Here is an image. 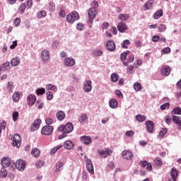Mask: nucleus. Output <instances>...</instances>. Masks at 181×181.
<instances>
[{
    "mask_svg": "<svg viewBox=\"0 0 181 181\" xmlns=\"http://www.w3.org/2000/svg\"><path fill=\"white\" fill-rule=\"evenodd\" d=\"M160 39V37L159 35H154L152 37V40L153 42H154L155 43H156L157 42H159V40Z\"/></svg>",
    "mask_w": 181,
    "mask_h": 181,
    "instance_id": "60",
    "label": "nucleus"
},
{
    "mask_svg": "<svg viewBox=\"0 0 181 181\" xmlns=\"http://www.w3.org/2000/svg\"><path fill=\"white\" fill-rule=\"evenodd\" d=\"M110 108H117L118 107V102L115 99H112L109 102Z\"/></svg>",
    "mask_w": 181,
    "mask_h": 181,
    "instance_id": "29",
    "label": "nucleus"
},
{
    "mask_svg": "<svg viewBox=\"0 0 181 181\" xmlns=\"http://www.w3.org/2000/svg\"><path fill=\"white\" fill-rule=\"evenodd\" d=\"M86 170L90 175H94V165H93V162L88 158L86 159Z\"/></svg>",
    "mask_w": 181,
    "mask_h": 181,
    "instance_id": "11",
    "label": "nucleus"
},
{
    "mask_svg": "<svg viewBox=\"0 0 181 181\" xmlns=\"http://www.w3.org/2000/svg\"><path fill=\"white\" fill-rule=\"evenodd\" d=\"M146 127L148 132L151 134V132H153V127H155V123H153L152 121H147L146 122Z\"/></svg>",
    "mask_w": 181,
    "mask_h": 181,
    "instance_id": "18",
    "label": "nucleus"
},
{
    "mask_svg": "<svg viewBox=\"0 0 181 181\" xmlns=\"http://www.w3.org/2000/svg\"><path fill=\"white\" fill-rule=\"evenodd\" d=\"M63 162L59 161L57 163L55 172H60V168H63Z\"/></svg>",
    "mask_w": 181,
    "mask_h": 181,
    "instance_id": "47",
    "label": "nucleus"
},
{
    "mask_svg": "<svg viewBox=\"0 0 181 181\" xmlns=\"http://www.w3.org/2000/svg\"><path fill=\"white\" fill-rule=\"evenodd\" d=\"M167 132H168L167 129H162V130L160 131V132H159V136H160V138H163L165 136V135H166Z\"/></svg>",
    "mask_w": 181,
    "mask_h": 181,
    "instance_id": "49",
    "label": "nucleus"
},
{
    "mask_svg": "<svg viewBox=\"0 0 181 181\" xmlns=\"http://www.w3.org/2000/svg\"><path fill=\"white\" fill-rule=\"evenodd\" d=\"M98 153L100 154L101 158H108V156H111L112 153V150L110 148H105L103 150H99Z\"/></svg>",
    "mask_w": 181,
    "mask_h": 181,
    "instance_id": "6",
    "label": "nucleus"
},
{
    "mask_svg": "<svg viewBox=\"0 0 181 181\" xmlns=\"http://www.w3.org/2000/svg\"><path fill=\"white\" fill-rule=\"evenodd\" d=\"M170 52V49L169 47H165L164 49L162 50V53L163 54H168Z\"/></svg>",
    "mask_w": 181,
    "mask_h": 181,
    "instance_id": "64",
    "label": "nucleus"
},
{
    "mask_svg": "<svg viewBox=\"0 0 181 181\" xmlns=\"http://www.w3.org/2000/svg\"><path fill=\"white\" fill-rule=\"evenodd\" d=\"M47 15V13L45 11H41L37 13V18L38 19H41V18H45Z\"/></svg>",
    "mask_w": 181,
    "mask_h": 181,
    "instance_id": "41",
    "label": "nucleus"
},
{
    "mask_svg": "<svg viewBox=\"0 0 181 181\" xmlns=\"http://www.w3.org/2000/svg\"><path fill=\"white\" fill-rule=\"evenodd\" d=\"M41 59L44 63H47L50 60V52L47 49H44L41 52Z\"/></svg>",
    "mask_w": 181,
    "mask_h": 181,
    "instance_id": "4",
    "label": "nucleus"
},
{
    "mask_svg": "<svg viewBox=\"0 0 181 181\" xmlns=\"http://www.w3.org/2000/svg\"><path fill=\"white\" fill-rule=\"evenodd\" d=\"M22 142V139H21V136L19 134H16L13 138V146H16V148L21 147V143Z\"/></svg>",
    "mask_w": 181,
    "mask_h": 181,
    "instance_id": "7",
    "label": "nucleus"
},
{
    "mask_svg": "<svg viewBox=\"0 0 181 181\" xmlns=\"http://www.w3.org/2000/svg\"><path fill=\"white\" fill-rule=\"evenodd\" d=\"M156 166H162V165H163V163L162 162V159H160V158L157 157L155 160H154Z\"/></svg>",
    "mask_w": 181,
    "mask_h": 181,
    "instance_id": "44",
    "label": "nucleus"
},
{
    "mask_svg": "<svg viewBox=\"0 0 181 181\" xmlns=\"http://www.w3.org/2000/svg\"><path fill=\"white\" fill-rule=\"evenodd\" d=\"M134 88L135 91H141V90H142V86L139 82H135L134 84Z\"/></svg>",
    "mask_w": 181,
    "mask_h": 181,
    "instance_id": "37",
    "label": "nucleus"
},
{
    "mask_svg": "<svg viewBox=\"0 0 181 181\" xmlns=\"http://www.w3.org/2000/svg\"><path fill=\"white\" fill-rule=\"evenodd\" d=\"M1 166H3V168H9V166H11V163H12V162L11 161V160L8 158H4L1 161Z\"/></svg>",
    "mask_w": 181,
    "mask_h": 181,
    "instance_id": "17",
    "label": "nucleus"
},
{
    "mask_svg": "<svg viewBox=\"0 0 181 181\" xmlns=\"http://www.w3.org/2000/svg\"><path fill=\"white\" fill-rule=\"evenodd\" d=\"M173 122L176 124L178 127V129H181V117L176 115H173Z\"/></svg>",
    "mask_w": 181,
    "mask_h": 181,
    "instance_id": "19",
    "label": "nucleus"
},
{
    "mask_svg": "<svg viewBox=\"0 0 181 181\" xmlns=\"http://www.w3.org/2000/svg\"><path fill=\"white\" fill-rule=\"evenodd\" d=\"M127 56H128V54L127 52H122L120 56V59L122 62H124V60H127Z\"/></svg>",
    "mask_w": 181,
    "mask_h": 181,
    "instance_id": "56",
    "label": "nucleus"
},
{
    "mask_svg": "<svg viewBox=\"0 0 181 181\" xmlns=\"http://www.w3.org/2000/svg\"><path fill=\"white\" fill-rule=\"evenodd\" d=\"M110 78L112 83H117V81L119 80V75H118L117 73H113L112 74Z\"/></svg>",
    "mask_w": 181,
    "mask_h": 181,
    "instance_id": "28",
    "label": "nucleus"
},
{
    "mask_svg": "<svg viewBox=\"0 0 181 181\" xmlns=\"http://www.w3.org/2000/svg\"><path fill=\"white\" fill-rule=\"evenodd\" d=\"M14 25L16 27L19 26L21 25V18H17L16 19L14 20Z\"/></svg>",
    "mask_w": 181,
    "mask_h": 181,
    "instance_id": "62",
    "label": "nucleus"
},
{
    "mask_svg": "<svg viewBox=\"0 0 181 181\" xmlns=\"http://www.w3.org/2000/svg\"><path fill=\"white\" fill-rule=\"evenodd\" d=\"M165 121L166 124H170L172 122V117L170 116H165Z\"/></svg>",
    "mask_w": 181,
    "mask_h": 181,
    "instance_id": "61",
    "label": "nucleus"
},
{
    "mask_svg": "<svg viewBox=\"0 0 181 181\" xmlns=\"http://www.w3.org/2000/svg\"><path fill=\"white\" fill-rule=\"evenodd\" d=\"M64 148L66 149H73L74 148V144L70 140H68L64 143Z\"/></svg>",
    "mask_w": 181,
    "mask_h": 181,
    "instance_id": "24",
    "label": "nucleus"
},
{
    "mask_svg": "<svg viewBox=\"0 0 181 181\" xmlns=\"http://www.w3.org/2000/svg\"><path fill=\"white\" fill-rule=\"evenodd\" d=\"M117 29L119 32H121V33H125V30H128V26H127L125 23L120 22L117 25Z\"/></svg>",
    "mask_w": 181,
    "mask_h": 181,
    "instance_id": "13",
    "label": "nucleus"
},
{
    "mask_svg": "<svg viewBox=\"0 0 181 181\" xmlns=\"http://www.w3.org/2000/svg\"><path fill=\"white\" fill-rule=\"evenodd\" d=\"M136 119H137L139 121V122H144V121L146 120V116L141 115H137L136 116Z\"/></svg>",
    "mask_w": 181,
    "mask_h": 181,
    "instance_id": "34",
    "label": "nucleus"
},
{
    "mask_svg": "<svg viewBox=\"0 0 181 181\" xmlns=\"http://www.w3.org/2000/svg\"><path fill=\"white\" fill-rule=\"evenodd\" d=\"M0 136L1 134H2V129H5V128H6V122L1 120L0 122Z\"/></svg>",
    "mask_w": 181,
    "mask_h": 181,
    "instance_id": "39",
    "label": "nucleus"
},
{
    "mask_svg": "<svg viewBox=\"0 0 181 181\" xmlns=\"http://www.w3.org/2000/svg\"><path fill=\"white\" fill-rule=\"evenodd\" d=\"M173 114L177 115H181V108L177 107L173 110Z\"/></svg>",
    "mask_w": 181,
    "mask_h": 181,
    "instance_id": "48",
    "label": "nucleus"
},
{
    "mask_svg": "<svg viewBox=\"0 0 181 181\" xmlns=\"http://www.w3.org/2000/svg\"><path fill=\"white\" fill-rule=\"evenodd\" d=\"M31 154L34 158H39L40 156V151L37 148H33L31 151Z\"/></svg>",
    "mask_w": 181,
    "mask_h": 181,
    "instance_id": "27",
    "label": "nucleus"
},
{
    "mask_svg": "<svg viewBox=\"0 0 181 181\" xmlns=\"http://www.w3.org/2000/svg\"><path fill=\"white\" fill-rule=\"evenodd\" d=\"M158 30L159 32L162 33V32H165V30H166V25L164 24H160L158 26Z\"/></svg>",
    "mask_w": 181,
    "mask_h": 181,
    "instance_id": "50",
    "label": "nucleus"
},
{
    "mask_svg": "<svg viewBox=\"0 0 181 181\" xmlns=\"http://www.w3.org/2000/svg\"><path fill=\"white\" fill-rule=\"evenodd\" d=\"M61 148H63V146L59 145L54 147L50 151L51 155H54V153H56V152H57L58 150L60 149Z\"/></svg>",
    "mask_w": 181,
    "mask_h": 181,
    "instance_id": "40",
    "label": "nucleus"
},
{
    "mask_svg": "<svg viewBox=\"0 0 181 181\" xmlns=\"http://www.w3.org/2000/svg\"><path fill=\"white\" fill-rule=\"evenodd\" d=\"M14 86H13V82L12 81H8L7 83V86H6V90L8 91V93H13V88H14Z\"/></svg>",
    "mask_w": 181,
    "mask_h": 181,
    "instance_id": "26",
    "label": "nucleus"
},
{
    "mask_svg": "<svg viewBox=\"0 0 181 181\" xmlns=\"http://www.w3.org/2000/svg\"><path fill=\"white\" fill-rule=\"evenodd\" d=\"M93 88L91 86V81H86L83 86V90L85 93H90Z\"/></svg>",
    "mask_w": 181,
    "mask_h": 181,
    "instance_id": "16",
    "label": "nucleus"
},
{
    "mask_svg": "<svg viewBox=\"0 0 181 181\" xmlns=\"http://www.w3.org/2000/svg\"><path fill=\"white\" fill-rule=\"evenodd\" d=\"M122 155L124 159H127V160H132V158H134V154L132 153V151L129 150L123 151Z\"/></svg>",
    "mask_w": 181,
    "mask_h": 181,
    "instance_id": "9",
    "label": "nucleus"
},
{
    "mask_svg": "<svg viewBox=\"0 0 181 181\" xmlns=\"http://www.w3.org/2000/svg\"><path fill=\"white\" fill-rule=\"evenodd\" d=\"M25 9H26V4H22L18 8V13L22 15L25 12Z\"/></svg>",
    "mask_w": 181,
    "mask_h": 181,
    "instance_id": "42",
    "label": "nucleus"
},
{
    "mask_svg": "<svg viewBox=\"0 0 181 181\" xmlns=\"http://www.w3.org/2000/svg\"><path fill=\"white\" fill-rule=\"evenodd\" d=\"M16 168H17L18 170H25V168H26V161L22 159L17 160L16 162Z\"/></svg>",
    "mask_w": 181,
    "mask_h": 181,
    "instance_id": "8",
    "label": "nucleus"
},
{
    "mask_svg": "<svg viewBox=\"0 0 181 181\" xmlns=\"http://www.w3.org/2000/svg\"><path fill=\"white\" fill-rule=\"evenodd\" d=\"M129 18V14H120L119 16V19L120 21H127V19Z\"/></svg>",
    "mask_w": 181,
    "mask_h": 181,
    "instance_id": "46",
    "label": "nucleus"
},
{
    "mask_svg": "<svg viewBox=\"0 0 181 181\" xmlns=\"http://www.w3.org/2000/svg\"><path fill=\"white\" fill-rule=\"evenodd\" d=\"M21 100V93L19 92H15L13 95V100L14 103H18Z\"/></svg>",
    "mask_w": 181,
    "mask_h": 181,
    "instance_id": "30",
    "label": "nucleus"
},
{
    "mask_svg": "<svg viewBox=\"0 0 181 181\" xmlns=\"http://www.w3.org/2000/svg\"><path fill=\"white\" fill-rule=\"evenodd\" d=\"M19 118V113L18 112H14L13 113V120L14 122Z\"/></svg>",
    "mask_w": 181,
    "mask_h": 181,
    "instance_id": "55",
    "label": "nucleus"
},
{
    "mask_svg": "<svg viewBox=\"0 0 181 181\" xmlns=\"http://www.w3.org/2000/svg\"><path fill=\"white\" fill-rule=\"evenodd\" d=\"M107 168H110L111 170L115 169V164H114V162L110 161L107 164Z\"/></svg>",
    "mask_w": 181,
    "mask_h": 181,
    "instance_id": "59",
    "label": "nucleus"
},
{
    "mask_svg": "<svg viewBox=\"0 0 181 181\" xmlns=\"http://www.w3.org/2000/svg\"><path fill=\"white\" fill-rule=\"evenodd\" d=\"M106 49L109 52H114L115 50V42L112 40H108L106 45Z\"/></svg>",
    "mask_w": 181,
    "mask_h": 181,
    "instance_id": "14",
    "label": "nucleus"
},
{
    "mask_svg": "<svg viewBox=\"0 0 181 181\" xmlns=\"http://www.w3.org/2000/svg\"><path fill=\"white\" fill-rule=\"evenodd\" d=\"M0 176L1 177H6V176H8V171H6L5 167L1 168L0 171Z\"/></svg>",
    "mask_w": 181,
    "mask_h": 181,
    "instance_id": "36",
    "label": "nucleus"
},
{
    "mask_svg": "<svg viewBox=\"0 0 181 181\" xmlns=\"http://www.w3.org/2000/svg\"><path fill=\"white\" fill-rule=\"evenodd\" d=\"M81 141L85 144V145H90L91 142H93V139H91V137L83 136L81 137Z\"/></svg>",
    "mask_w": 181,
    "mask_h": 181,
    "instance_id": "20",
    "label": "nucleus"
},
{
    "mask_svg": "<svg viewBox=\"0 0 181 181\" xmlns=\"http://www.w3.org/2000/svg\"><path fill=\"white\" fill-rule=\"evenodd\" d=\"M161 74L163 76H169L170 74V67L169 66L163 67L161 69Z\"/></svg>",
    "mask_w": 181,
    "mask_h": 181,
    "instance_id": "21",
    "label": "nucleus"
},
{
    "mask_svg": "<svg viewBox=\"0 0 181 181\" xmlns=\"http://www.w3.org/2000/svg\"><path fill=\"white\" fill-rule=\"evenodd\" d=\"M27 102L29 107L35 105V103H36V96L33 94L29 95L27 98Z\"/></svg>",
    "mask_w": 181,
    "mask_h": 181,
    "instance_id": "12",
    "label": "nucleus"
},
{
    "mask_svg": "<svg viewBox=\"0 0 181 181\" xmlns=\"http://www.w3.org/2000/svg\"><path fill=\"white\" fill-rule=\"evenodd\" d=\"M11 63L9 62H6V63H4L3 64V67L4 69H5L6 70H9V69H11Z\"/></svg>",
    "mask_w": 181,
    "mask_h": 181,
    "instance_id": "54",
    "label": "nucleus"
},
{
    "mask_svg": "<svg viewBox=\"0 0 181 181\" xmlns=\"http://www.w3.org/2000/svg\"><path fill=\"white\" fill-rule=\"evenodd\" d=\"M110 26V24L108 22H105L102 24V29H108V27Z\"/></svg>",
    "mask_w": 181,
    "mask_h": 181,
    "instance_id": "63",
    "label": "nucleus"
},
{
    "mask_svg": "<svg viewBox=\"0 0 181 181\" xmlns=\"http://www.w3.org/2000/svg\"><path fill=\"white\" fill-rule=\"evenodd\" d=\"M87 119H88V117L86 115V113H83L79 117L78 121L81 122V124H83V122H86Z\"/></svg>",
    "mask_w": 181,
    "mask_h": 181,
    "instance_id": "32",
    "label": "nucleus"
},
{
    "mask_svg": "<svg viewBox=\"0 0 181 181\" xmlns=\"http://www.w3.org/2000/svg\"><path fill=\"white\" fill-rule=\"evenodd\" d=\"M170 107V104L169 103H164L160 106V110H168Z\"/></svg>",
    "mask_w": 181,
    "mask_h": 181,
    "instance_id": "51",
    "label": "nucleus"
},
{
    "mask_svg": "<svg viewBox=\"0 0 181 181\" xmlns=\"http://www.w3.org/2000/svg\"><path fill=\"white\" fill-rule=\"evenodd\" d=\"M45 165V161L40 160V161H37L35 163L36 168H42Z\"/></svg>",
    "mask_w": 181,
    "mask_h": 181,
    "instance_id": "53",
    "label": "nucleus"
},
{
    "mask_svg": "<svg viewBox=\"0 0 181 181\" xmlns=\"http://www.w3.org/2000/svg\"><path fill=\"white\" fill-rule=\"evenodd\" d=\"M56 117L58 121H63L66 118V114H64V112L60 110L57 112Z\"/></svg>",
    "mask_w": 181,
    "mask_h": 181,
    "instance_id": "22",
    "label": "nucleus"
},
{
    "mask_svg": "<svg viewBox=\"0 0 181 181\" xmlns=\"http://www.w3.org/2000/svg\"><path fill=\"white\" fill-rule=\"evenodd\" d=\"M37 95H43L46 93V90L43 88H38L36 90Z\"/></svg>",
    "mask_w": 181,
    "mask_h": 181,
    "instance_id": "45",
    "label": "nucleus"
},
{
    "mask_svg": "<svg viewBox=\"0 0 181 181\" xmlns=\"http://www.w3.org/2000/svg\"><path fill=\"white\" fill-rule=\"evenodd\" d=\"M161 16H163V11L162 9L158 10L154 13V18L155 19H159Z\"/></svg>",
    "mask_w": 181,
    "mask_h": 181,
    "instance_id": "31",
    "label": "nucleus"
},
{
    "mask_svg": "<svg viewBox=\"0 0 181 181\" xmlns=\"http://www.w3.org/2000/svg\"><path fill=\"white\" fill-rule=\"evenodd\" d=\"M177 175H179L177 170H176L175 168H173L170 171V176L173 177V181H176V179L177 178Z\"/></svg>",
    "mask_w": 181,
    "mask_h": 181,
    "instance_id": "23",
    "label": "nucleus"
},
{
    "mask_svg": "<svg viewBox=\"0 0 181 181\" xmlns=\"http://www.w3.org/2000/svg\"><path fill=\"white\" fill-rule=\"evenodd\" d=\"M73 129H74V126L71 122H68L66 125H61L58 128V131L62 132V134H70V132H73Z\"/></svg>",
    "mask_w": 181,
    "mask_h": 181,
    "instance_id": "1",
    "label": "nucleus"
},
{
    "mask_svg": "<svg viewBox=\"0 0 181 181\" xmlns=\"http://www.w3.org/2000/svg\"><path fill=\"white\" fill-rule=\"evenodd\" d=\"M76 64V60L73 57H67L64 60V65L66 67H71Z\"/></svg>",
    "mask_w": 181,
    "mask_h": 181,
    "instance_id": "10",
    "label": "nucleus"
},
{
    "mask_svg": "<svg viewBox=\"0 0 181 181\" xmlns=\"http://www.w3.org/2000/svg\"><path fill=\"white\" fill-rule=\"evenodd\" d=\"M88 16H89V23H93L94 18H95L96 15H97V9H95V8H90L88 10Z\"/></svg>",
    "mask_w": 181,
    "mask_h": 181,
    "instance_id": "5",
    "label": "nucleus"
},
{
    "mask_svg": "<svg viewBox=\"0 0 181 181\" xmlns=\"http://www.w3.org/2000/svg\"><path fill=\"white\" fill-rule=\"evenodd\" d=\"M46 90H52L53 91H57V86L49 83L46 86Z\"/></svg>",
    "mask_w": 181,
    "mask_h": 181,
    "instance_id": "38",
    "label": "nucleus"
},
{
    "mask_svg": "<svg viewBox=\"0 0 181 181\" xmlns=\"http://www.w3.org/2000/svg\"><path fill=\"white\" fill-rule=\"evenodd\" d=\"M11 64L13 66H19L21 64V59L18 57L13 58L11 61Z\"/></svg>",
    "mask_w": 181,
    "mask_h": 181,
    "instance_id": "25",
    "label": "nucleus"
},
{
    "mask_svg": "<svg viewBox=\"0 0 181 181\" xmlns=\"http://www.w3.org/2000/svg\"><path fill=\"white\" fill-rule=\"evenodd\" d=\"M48 9L50 12H54L56 9V5L54 3L52 2L48 4Z\"/></svg>",
    "mask_w": 181,
    "mask_h": 181,
    "instance_id": "43",
    "label": "nucleus"
},
{
    "mask_svg": "<svg viewBox=\"0 0 181 181\" xmlns=\"http://www.w3.org/2000/svg\"><path fill=\"white\" fill-rule=\"evenodd\" d=\"M153 5V0H148L145 4L144 7L146 9H151Z\"/></svg>",
    "mask_w": 181,
    "mask_h": 181,
    "instance_id": "35",
    "label": "nucleus"
},
{
    "mask_svg": "<svg viewBox=\"0 0 181 181\" xmlns=\"http://www.w3.org/2000/svg\"><path fill=\"white\" fill-rule=\"evenodd\" d=\"M41 124H42V120H40V119H35L32 124L31 130L37 131V129H39Z\"/></svg>",
    "mask_w": 181,
    "mask_h": 181,
    "instance_id": "15",
    "label": "nucleus"
},
{
    "mask_svg": "<svg viewBox=\"0 0 181 181\" xmlns=\"http://www.w3.org/2000/svg\"><path fill=\"white\" fill-rule=\"evenodd\" d=\"M134 134H135V132L132 130L127 131L125 133L126 136H134Z\"/></svg>",
    "mask_w": 181,
    "mask_h": 181,
    "instance_id": "57",
    "label": "nucleus"
},
{
    "mask_svg": "<svg viewBox=\"0 0 181 181\" xmlns=\"http://www.w3.org/2000/svg\"><path fill=\"white\" fill-rule=\"evenodd\" d=\"M76 29L78 30H83L84 29V25H83V23H78L76 25Z\"/></svg>",
    "mask_w": 181,
    "mask_h": 181,
    "instance_id": "58",
    "label": "nucleus"
},
{
    "mask_svg": "<svg viewBox=\"0 0 181 181\" xmlns=\"http://www.w3.org/2000/svg\"><path fill=\"white\" fill-rule=\"evenodd\" d=\"M80 19V16L77 11H72L66 16V22L69 23H74L76 21H78Z\"/></svg>",
    "mask_w": 181,
    "mask_h": 181,
    "instance_id": "2",
    "label": "nucleus"
},
{
    "mask_svg": "<svg viewBox=\"0 0 181 181\" xmlns=\"http://www.w3.org/2000/svg\"><path fill=\"white\" fill-rule=\"evenodd\" d=\"M53 128L52 126L50 125H45L42 128L41 134L42 135H52L53 134Z\"/></svg>",
    "mask_w": 181,
    "mask_h": 181,
    "instance_id": "3",
    "label": "nucleus"
},
{
    "mask_svg": "<svg viewBox=\"0 0 181 181\" xmlns=\"http://www.w3.org/2000/svg\"><path fill=\"white\" fill-rule=\"evenodd\" d=\"M59 15L60 18H66V12L64 11V8H61Z\"/></svg>",
    "mask_w": 181,
    "mask_h": 181,
    "instance_id": "52",
    "label": "nucleus"
},
{
    "mask_svg": "<svg viewBox=\"0 0 181 181\" xmlns=\"http://www.w3.org/2000/svg\"><path fill=\"white\" fill-rule=\"evenodd\" d=\"M131 45V41L129 40H124L122 43L121 46L123 49H127L128 45Z\"/></svg>",
    "mask_w": 181,
    "mask_h": 181,
    "instance_id": "33",
    "label": "nucleus"
}]
</instances>
